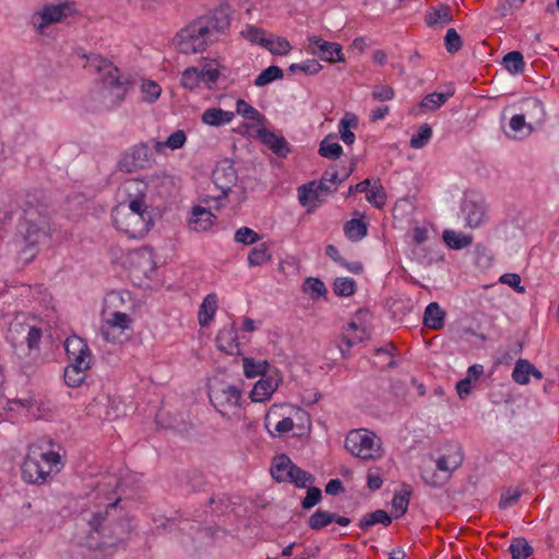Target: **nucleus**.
Returning a JSON list of instances; mask_svg holds the SVG:
<instances>
[{"mask_svg":"<svg viewBox=\"0 0 559 559\" xmlns=\"http://www.w3.org/2000/svg\"><path fill=\"white\" fill-rule=\"evenodd\" d=\"M272 260V253L270 252L266 243H260L252 248L248 254V264L250 266H260Z\"/></svg>","mask_w":559,"mask_h":559,"instance_id":"38","label":"nucleus"},{"mask_svg":"<svg viewBox=\"0 0 559 559\" xmlns=\"http://www.w3.org/2000/svg\"><path fill=\"white\" fill-rule=\"evenodd\" d=\"M521 110L524 117L530 120L527 124L530 128L532 123L540 124L545 120L546 111L544 104L535 97L523 99Z\"/></svg>","mask_w":559,"mask_h":559,"instance_id":"22","label":"nucleus"},{"mask_svg":"<svg viewBox=\"0 0 559 559\" xmlns=\"http://www.w3.org/2000/svg\"><path fill=\"white\" fill-rule=\"evenodd\" d=\"M216 344L219 350L225 352L229 355L240 354L238 334L234 324H230L229 326H224L222 330L218 331L216 335Z\"/></svg>","mask_w":559,"mask_h":559,"instance_id":"20","label":"nucleus"},{"mask_svg":"<svg viewBox=\"0 0 559 559\" xmlns=\"http://www.w3.org/2000/svg\"><path fill=\"white\" fill-rule=\"evenodd\" d=\"M500 282L512 287L516 293H524L525 288L521 285V277L516 273H506L500 277Z\"/></svg>","mask_w":559,"mask_h":559,"instance_id":"62","label":"nucleus"},{"mask_svg":"<svg viewBox=\"0 0 559 559\" xmlns=\"http://www.w3.org/2000/svg\"><path fill=\"white\" fill-rule=\"evenodd\" d=\"M280 380L273 377H263L253 386L250 392L252 402H264L271 397L272 393L277 389Z\"/></svg>","mask_w":559,"mask_h":559,"instance_id":"24","label":"nucleus"},{"mask_svg":"<svg viewBox=\"0 0 559 559\" xmlns=\"http://www.w3.org/2000/svg\"><path fill=\"white\" fill-rule=\"evenodd\" d=\"M367 224L358 218H352L344 225V234L350 241H359L366 237Z\"/></svg>","mask_w":559,"mask_h":559,"instance_id":"36","label":"nucleus"},{"mask_svg":"<svg viewBox=\"0 0 559 559\" xmlns=\"http://www.w3.org/2000/svg\"><path fill=\"white\" fill-rule=\"evenodd\" d=\"M49 229V216L46 210L34 206L24 210V219L19 225V234L25 243L20 251L21 259L25 262L34 259L36 245L48 235Z\"/></svg>","mask_w":559,"mask_h":559,"instance_id":"3","label":"nucleus"},{"mask_svg":"<svg viewBox=\"0 0 559 559\" xmlns=\"http://www.w3.org/2000/svg\"><path fill=\"white\" fill-rule=\"evenodd\" d=\"M236 111L245 119L252 120L258 123H263L265 121L264 115H262L259 110H257L254 107H252L243 99L237 100Z\"/></svg>","mask_w":559,"mask_h":559,"instance_id":"44","label":"nucleus"},{"mask_svg":"<svg viewBox=\"0 0 559 559\" xmlns=\"http://www.w3.org/2000/svg\"><path fill=\"white\" fill-rule=\"evenodd\" d=\"M323 192L318 188V183L312 181L298 188V200L304 206L308 204L317 205L321 201L320 195Z\"/></svg>","mask_w":559,"mask_h":559,"instance_id":"31","label":"nucleus"},{"mask_svg":"<svg viewBox=\"0 0 559 559\" xmlns=\"http://www.w3.org/2000/svg\"><path fill=\"white\" fill-rule=\"evenodd\" d=\"M442 239L444 243L453 250H461L468 247L473 242L472 236L456 233L451 229H445L443 231Z\"/></svg>","mask_w":559,"mask_h":559,"instance_id":"33","label":"nucleus"},{"mask_svg":"<svg viewBox=\"0 0 559 559\" xmlns=\"http://www.w3.org/2000/svg\"><path fill=\"white\" fill-rule=\"evenodd\" d=\"M198 22H202L203 26H206L207 35L213 38L214 33H221L229 26L230 20L228 8L219 7L215 9L209 16L198 19Z\"/></svg>","mask_w":559,"mask_h":559,"instance_id":"17","label":"nucleus"},{"mask_svg":"<svg viewBox=\"0 0 559 559\" xmlns=\"http://www.w3.org/2000/svg\"><path fill=\"white\" fill-rule=\"evenodd\" d=\"M462 39L454 28H449L444 37V46L448 52L455 53L462 48Z\"/></svg>","mask_w":559,"mask_h":559,"instance_id":"57","label":"nucleus"},{"mask_svg":"<svg viewBox=\"0 0 559 559\" xmlns=\"http://www.w3.org/2000/svg\"><path fill=\"white\" fill-rule=\"evenodd\" d=\"M294 463L286 454H281L274 457L271 467L272 477L278 483H285L288 475H292Z\"/></svg>","mask_w":559,"mask_h":559,"instance_id":"28","label":"nucleus"},{"mask_svg":"<svg viewBox=\"0 0 559 559\" xmlns=\"http://www.w3.org/2000/svg\"><path fill=\"white\" fill-rule=\"evenodd\" d=\"M463 463V454L461 448L457 444L449 445V453L442 454L437 460V467L443 472H453L459 468Z\"/></svg>","mask_w":559,"mask_h":559,"instance_id":"25","label":"nucleus"},{"mask_svg":"<svg viewBox=\"0 0 559 559\" xmlns=\"http://www.w3.org/2000/svg\"><path fill=\"white\" fill-rule=\"evenodd\" d=\"M131 323L132 320L127 313L116 311L111 314V318L107 319L102 325V335L107 342H122L120 335H122L126 330L131 329Z\"/></svg>","mask_w":559,"mask_h":559,"instance_id":"14","label":"nucleus"},{"mask_svg":"<svg viewBox=\"0 0 559 559\" xmlns=\"http://www.w3.org/2000/svg\"><path fill=\"white\" fill-rule=\"evenodd\" d=\"M336 135L329 134L320 143L319 154L324 158L336 159L343 154V147L335 142Z\"/></svg>","mask_w":559,"mask_h":559,"instance_id":"35","label":"nucleus"},{"mask_svg":"<svg viewBox=\"0 0 559 559\" xmlns=\"http://www.w3.org/2000/svg\"><path fill=\"white\" fill-rule=\"evenodd\" d=\"M392 523L391 516L384 510H376L367 513L359 522V527L362 531H367L370 526L376 524H382L389 526Z\"/></svg>","mask_w":559,"mask_h":559,"instance_id":"37","label":"nucleus"},{"mask_svg":"<svg viewBox=\"0 0 559 559\" xmlns=\"http://www.w3.org/2000/svg\"><path fill=\"white\" fill-rule=\"evenodd\" d=\"M124 189L128 194L129 203L119 204L112 211H128L133 214L150 213L147 205L144 202L147 192L146 182L141 179H130L124 183Z\"/></svg>","mask_w":559,"mask_h":559,"instance_id":"10","label":"nucleus"},{"mask_svg":"<svg viewBox=\"0 0 559 559\" xmlns=\"http://www.w3.org/2000/svg\"><path fill=\"white\" fill-rule=\"evenodd\" d=\"M86 59V67L102 75L100 86L91 94L86 108L93 111L109 110L120 105L128 93L130 82L122 80L119 69L103 56L91 53Z\"/></svg>","mask_w":559,"mask_h":559,"instance_id":"1","label":"nucleus"},{"mask_svg":"<svg viewBox=\"0 0 559 559\" xmlns=\"http://www.w3.org/2000/svg\"><path fill=\"white\" fill-rule=\"evenodd\" d=\"M409 491L405 493L395 495L392 500V506L396 511H400V515H403L408 508L409 503Z\"/></svg>","mask_w":559,"mask_h":559,"instance_id":"64","label":"nucleus"},{"mask_svg":"<svg viewBox=\"0 0 559 559\" xmlns=\"http://www.w3.org/2000/svg\"><path fill=\"white\" fill-rule=\"evenodd\" d=\"M333 513L318 509L308 519V526L313 531H320L333 522Z\"/></svg>","mask_w":559,"mask_h":559,"instance_id":"43","label":"nucleus"},{"mask_svg":"<svg viewBox=\"0 0 559 559\" xmlns=\"http://www.w3.org/2000/svg\"><path fill=\"white\" fill-rule=\"evenodd\" d=\"M346 450L364 461H376L383 456L380 439L367 429L348 432L345 439Z\"/></svg>","mask_w":559,"mask_h":559,"instance_id":"6","label":"nucleus"},{"mask_svg":"<svg viewBox=\"0 0 559 559\" xmlns=\"http://www.w3.org/2000/svg\"><path fill=\"white\" fill-rule=\"evenodd\" d=\"M86 59V67L102 75L100 86L91 94L86 108L93 111L109 110L120 105L128 93L130 82L122 80L119 69L103 56L91 53Z\"/></svg>","mask_w":559,"mask_h":559,"instance_id":"2","label":"nucleus"},{"mask_svg":"<svg viewBox=\"0 0 559 559\" xmlns=\"http://www.w3.org/2000/svg\"><path fill=\"white\" fill-rule=\"evenodd\" d=\"M212 179L222 193L227 195L238 181V173L234 162L228 158L218 162L212 173Z\"/></svg>","mask_w":559,"mask_h":559,"instance_id":"13","label":"nucleus"},{"mask_svg":"<svg viewBox=\"0 0 559 559\" xmlns=\"http://www.w3.org/2000/svg\"><path fill=\"white\" fill-rule=\"evenodd\" d=\"M284 72L277 66H270L263 70L254 80V85L258 87L265 86L275 80L283 79Z\"/></svg>","mask_w":559,"mask_h":559,"instance_id":"46","label":"nucleus"},{"mask_svg":"<svg viewBox=\"0 0 559 559\" xmlns=\"http://www.w3.org/2000/svg\"><path fill=\"white\" fill-rule=\"evenodd\" d=\"M358 126V120L355 116H353L352 118H346L344 117L341 121H340V124H338V132H340V136L342 139V141L347 144V145H350L355 142V134L350 131V128H357Z\"/></svg>","mask_w":559,"mask_h":559,"instance_id":"45","label":"nucleus"},{"mask_svg":"<svg viewBox=\"0 0 559 559\" xmlns=\"http://www.w3.org/2000/svg\"><path fill=\"white\" fill-rule=\"evenodd\" d=\"M432 135L431 127L427 123H424L419 127L417 133L413 134L411 138V147L413 148H423L427 145L430 138Z\"/></svg>","mask_w":559,"mask_h":559,"instance_id":"54","label":"nucleus"},{"mask_svg":"<svg viewBox=\"0 0 559 559\" xmlns=\"http://www.w3.org/2000/svg\"><path fill=\"white\" fill-rule=\"evenodd\" d=\"M59 462L58 452L43 451L41 447L32 444L22 465V477L29 484H43Z\"/></svg>","mask_w":559,"mask_h":559,"instance_id":"4","label":"nucleus"},{"mask_svg":"<svg viewBox=\"0 0 559 559\" xmlns=\"http://www.w3.org/2000/svg\"><path fill=\"white\" fill-rule=\"evenodd\" d=\"M264 47L269 49L272 55L285 56L287 55L292 46L289 41L284 37L270 38L264 44Z\"/></svg>","mask_w":559,"mask_h":559,"instance_id":"55","label":"nucleus"},{"mask_svg":"<svg viewBox=\"0 0 559 559\" xmlns=\"http://www.w3.org/2000/svg\"><path fill=\"white\" fill-rule=\"evenodd\" d=\"M215 215L209 209L197 205L192 209L189 228L194 231H206L212 227Z\"/></svg>","mask_w":559,"mask_h":559,"instance_id":"23","label":"nucleus"},{"mask_svg":"<svg viewBox=\"0 0 559 559\" xmlns=\"http://www.w3.org/2000/svg\"><path fill=\"white\" fill-rule=\"evenodd\" d=\"M532 370H534V366L530 361L520 359L512 371V378L519 384H526Z\"/></svg>","mask_w":559,"mask_h":559,"instance_id":"49","label":"nucleus"},{"mask_svg":"<svg viewBox=\"0 0 559 559\" xmlns=\"http://www.w3.org/2000/svg\"><path fill=\"white\" fill-rule=\"evenodd\" d=\"M311 53L329 62H344L343 48L337 43L326 41L319 36L309 37Z\"/></svg>","mask_w":559,"mask_h":559,"instance_id":"15","label":"nucleus"},{"mask_svg":"<svg viewBox=\"0 0 559 559\" xmlns=\"http://www.w3.org/2000/svg\"><path fill=\"white\" fill-rule=\"evenodd\" d=\"M243 373L247 378H255L258 376L265 377L269 368L266 360L254 361L252 358L245 357L242 359Z\"/></svg>","mask_w":559,"mask_h":559,"instance_id":"40","label":"nucleus"},{"mask_svg":"<svg viewBox=\"0 0 559 559\" xmlns=\"http://www.w3.org/2000/svg\"><path fill=\"white\" fill-rule=\"evenodd\" d=\"M292 475H288L287 480L285 483H293L298 488H306L308 485L314 483L316 478L312 474L301 469L296 464H294L292 469Z\"/></svg>","mask_w":559,"mask_h":559,"instance_id":"42","label":"nucleus"},{"mask_svg":"<svg viewBox=\"0 0 559 559\" xmlns=\"http://www.w3.org/2000/svg\"><path fill=\"white\" fill-rule=\"evenodd\" d=\"M209 397L215 409L224 417L235 414L245 403L241 389L223 381H214L209 386Z\"/></svg>","mask_w":559,"mask_h":559,"instance_id":"7","label":"nucleus"},{"mask_svg":"<svg viewBox=\"0 0 559 559\" xmlns=\"http://www.w3.org/2000/svg\"><path fill=\"white\" fill-rule=\"evenodd\" d=\"M512 559H527L533 554V548L523 537L514 538L509 548Z\"/></svg>","mask_w":559,"mask_h":559,"instance_id":"48","label":"nucleus"},{"mask_svg":"<svg viewBox=\"0 0 559 559\" xmlns=\"http://www.w3.org/2000/svg\"><path fill=\"white\" fill-rule=\"evenodd\" d=\"M235 117L233 111L223 110L221 108H207L201 116V120L204 124L211 127H221L229 123Z\"/></svg>","mask_w":559,"mask_h":559,"instance_id":"27","label":"nucleus"},{"mask_svg":"<svg viewBox=\"0 0 559 559\" xmlns=\"http://www.w3.org/2000/svg\"><path fill=\"white\" fill-rule=\"evenodd\" d=\"M445 312L437 302H430L424 313V324L432 330H440L444 325Z\"/></svg>","mask_w":559,"mask_h":559,"instance_id":"29","label":"nucleus"},{"mask_svg":"<svg viewBox=\"0 0 559 559\" xmlns=\"http://www.w3.org/2000/svg\"><path fill=\"white\" fill-rule=\"evenodd\" d=\"M248 40L251 43L260 44L264 47L267 38L264 37V32L253 26H249L246 32H242Z\"/></svg>","mask_w":559,"mask_h":559,"instance_id":"63","label":"nucleus"},{"mask_svg":"<svg viewBox=\"0 0 559 559\" xmlns=\"http://www.w3.org/2000/svg\"><path fill=\"white\" fill-rule=\"evenodd\" d=\"M352 168L348 171H345L343 175H340L337 167L335 165L330 166L323 173L320 181L318 182V188L325 193H333L336 191L338 185H341L344 180H346L350 173Z\"/></svg>","mask_w":559,"mask_h":559,"instance_id":"21","label":"nucleus"},{"mask_svg":"<svg viewBox=\"0 0 559 559\" xmlns=\"http://www.w3.org/2000/svg\"><path fill=\"white\" fill-rule=\"evenodd\" d=\"M425 21L429 26L450 23L452 21L451 8L445 4H442L439 8H431L427 12Z\"/></svg>","mask_w":559,"mask_h":559,"instance_id":"34","label":"nucleus"},{"mask_svg":"<svg viewBox=\"0 0 559 559\" xmlns=\"http://www.w3.org/2000/svg\"><path fill=\"white\" fill-rule=\"evenodd\" d=\"M333 286L334 293L341 297H349L356 292V282L349 277H336Z\"/></svg>","mask_w":559,"mask_h":559,"instance_id":"50","label":"nucleus"},{"mask_svg":"<svg viewBox=\"0 0 559 559\" xmlns=\"http://www.w3.org/2000/svg\"><path fill=\"white\" fill-rule=\"evenodd\" d=\"M206 29V26H203V23L198 20L180 29L175 38L178 51L185 55L204 51L209 43L213 40Z\"/></svg>","mask_w":559,"mask_h":559,"instance_id":"8","label":"nucleus"},{"mask_svg":"<svg viewBox=\"0 0 559 559\" xmlns=\"http://www.w3.org/2000/svg\"><path fill=\"white\" fill-rule=\"evenodd\" d=\"M178 480L181 485L190 488L192 491H204L207 481L202 472L198 469H187L178 475Z\"/></svg>","mask_w":559,"mask_h":559,"instance_id":"26","label":"nucleus"},{"mask_svg":"<svg viewBox=\"0 0 559 559\" xmlns=\"http://www.w3.org/2000/svg\"><path fill=\"white\" fill-rule=\"evenodd\" d=\"M461 209L468 227L476 228L484 222L486 207L483 200L466 199L462 203Z\"/></svg>","mask_w":559,"mask_h":559,"instance_id":"18","label":"nucleus"},{"mask_svg":"<svg viewBox=\"0 0 559 559\" xmlns=\"http://www.w3.org/2000/svg\"><path fill=\"white\" fill-rule=\"evenodd\" d=\"M366 199L370 202L374 207L381 209L385 204L386 201V192L383 186L378 181L366 192Z\"/></svg>","mask_w":559,"mask_h":559,"instance_id":"47","label":"nucleus"},{"mask_svg":"<svg viewBox=\"0 0 559 559\" xmlns=\"http://www.w3.org/2000/svg\"><path fill=\"white\" fill-rule=\"evenodd\" d=\"M187 140L186 133L182 130L173 132L166 142L155 141L154 147L156 151H160L164 146L170 147L171 150L180 148L185 145Z\"/></svg>","mask_w":559,"mask_h":559,"instance_id":"53","label":"nucleus"},{"mask_svg":"<svg viewBox=\"0 0 559 559\" xmlns=\"http://www.w3.org/2000/svg\"><path fill=\"white\" fill-rule=\"evenodd\" d=\"M64 349L68 358H76V356L91 357V350L85 341L76 335L70 336L64 342Z\"/></svg>","mask_w":559,"mask_h":559,"instance_id":"32","label":"nucleus"},{"mask_svg":"<svg viewBox=\"0 0 559 559\" xmlns=\"http://www.w3.org/2000/svg\"><path fill=\"white\" fill-rule=\"evenodd\" d=\"M304 293L310 295L311 299L317 300L320 297L325 296L328 289L325 284L317 277H308L302 284Z\"/></svg>","mask_w":559,"mask_h":559,"instance_id":"41","label":"nucleus"},{"mask_svg":"<svg viewBox=\"0 0 559 559\" xmlns=\"http://www.w3.org/2000/svg\"><path fill=\"white\" fill-rule=\"evenodd\" d=\"M111 217L116 229L129 238L144 237L153 224L151 213L133 214L128 211H112Z\"/></svg>","mask_w":559,"mask_h":559,"instance_id":"9","label":"nucleus"},{"mask_svg":"<svg viewBox=\"0 0 559 559\" xmlns=\"http://www.w3.org/2000/svg\"><path fill=\"white\" fill-rule=\"evenodd\" d=\"M202 82L206 83L209 88H212V85L216 84L221 73L216 68H213L210 63H206L205 66L200 69Z\"/></svg>","mask_w":559,"mask_h":559,"instance_id":"60","label":"nucleus"},{"mask_svg":"<svg viewBox=\"0 0 559 559\" xmlns=\"http://www.w3.org/2000/svg\"><path fill=\"white\" fill-rule=\"evenodd\" d=\"M152 153L146 143H139L127 150L120 160L118 168L120 171L134 173L150 166Z\"/></svg>","mask_w":559,"mask_h":559,"instance_id":"11","label":"nucleus"},{"mask_svg":"<svg viewBox=\"0 0 559 559\" xmlns=\"http://www.w3.org/2000/svg\"><path fill=\"white\" fill-rule=\"evenodd\" d=\"M258 136L278 157H286L289 152V144L284 136L262 128L258 130Z\"/></svg>","mask_w":559,"mask_h":559,"instance_id":"19","label":"nucleus"},{"mask_svg":"<svg viewBox=\"0 0 559 559\" xmlns=\"http://www.w3.org/2000/svg\"><path fill=\"white\" fill-rule=\"evenodd\" d=\"M322 499L321 489L318 487H308L307 495L301 501V507L305 510L311 509L317 506Z\"/></svg>","mask_w":559,"mask_h":559,"instance_id":"59","label":"nucleus"},{"mask_svg":"<svg viewBox=\"0 0 559 559\" xmlns=\"http://www.w3.org/2000/svg\"><path fill=\"white\" fill-rule=\"evenodd\" d=\"M234 239L246 246L253 245L261 239V236L249 227H240L236 230Z\"/></svg>","mask_w":559,"mask_h":559,"instance_id":"56","label":"nucleus"},{"mask_svg":"<svg viewBox=\"0 0 559 559\" xmlns=\"http://www.w3.org/2000/svg\"><path fill=\"white\" fill-rule=\"evenodd\" d=\"M75 4L71 1H63L57 4H46L41 12L34 17L39 29H44L53 23L61 22L64 17L75 12Z\"/></svg>","mask_w":559,"mask_h":559,"instance_id":"12","label":"nucleus"},{"mask_svg":"<svg viewBox=\"0 0 559 559\" xmlns=\"http://www.w3.org/2000/svg\"><path fill=\"white\" fill-rule=\"evenodd\" d=\"M217 310V296L209 294L200 306L198 318L201 326H206L213 320Z\"/></svg>","mask_w":559,"mask_h":559,"instance_id":"30","label":"nucleus"},{"mask_svg":"<svg viewBox=\"0 0 559 559\" xmlns=\"http://www.w3.org/2000/svg\"><path fill=\"white\" fill-rule=\"evenodd\" d=\"M371 95L374 100L386 102L394 97V90L389 85H376Z\"/></svg>","mask_w":559,"mask_h":559,"instance_id":"61","label":"nucleus"},{"mask_svg":"<svg viewBox=\"0 0 559 559\" xmlns=\"http://www.w3.org/2000/svg\"><path fill=\"white\" fill-rule=\"evenodd\" d=\"M90 368L91 357H71L63 373L66 384L70 388H79L84 382Z\"/></svg>","mask_w":559,"mask_h":559,"instance_id":"16","label":"nucleus"},{"mask_svg":"<svg viewBox=\"0 0 559 559\" xmlns=\"http://www.w3.org/2000/svg\"><path fill=\"white\" fill-rule=\"evenodd\" d=\"M453 93H431L423 98L420 107L428 110L440 108Z\"/></svg>","mask_w":559,"mask_h":559,"instance_id":"52","label":"nucleus"},{"mask_svg":"<svg viewBox=\"0 0 559 559\" xmlns=\"http://www.w3.org/2000/svg\"><path fill=\"white\" fill-rule=\"evenodd\" d=\"M120 498L108 503L105 509L91 513L85 519L91 527V532L96 533L104 545L111 546L123 539L124 526L121 522H116L114 516Z\"/></svg>","mask_w":559,"mask_h":559,"instance_id":"5","label":"nucleus"},{"mask_svg":"<svg viewBox=\"0 0 559 559\" xmlns=\"http://www.w3.org/2000/svg\"><path fill=\"white\" fill-rule=\"evenodd\" d=\"M142 93L144 94V100L147 103H154L158 99L162 88L154 81H144L141 86Z\"/></svg>","mask_w":559,"mask_h":559,"instance_id":"58","label":"nucleus"},{"mask_svg":"<svg viewBox=\"0 0 559 559\" xmlns=\"http://www.w3.org/2000/svg\"><path fill=\"white\" fill-rule=\"evenodd\" d=\"M503 67L511 74H520L524 71L525 62L520 51H510L502 59Z\"/></svg>","mask_w":559,"mask_h":559,"instance_id":"39","label":"nucleus"},{"mask_svg":"<svg viewBox=\"0 0 559 559\" xmlns=\"http://www.w3.org/2000/svg\"><path fill=\"white\" fill-rule=\"evenodd\" d=\"M201 71L197 67L187 68L181 75V85L187 90H194L202 82Z\"/></svg>","mask_w":559,"mask_h":559,"instance_id":"51","label":"nucleus"}]
</instances>
